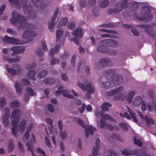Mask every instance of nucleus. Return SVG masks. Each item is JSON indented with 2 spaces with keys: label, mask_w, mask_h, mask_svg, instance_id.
<instances>
[{
  "label": "nucleus",
  "mask_w": 156,
  "mask_h": 156,
  "mask_svg": "<svg viewBox=\"0 0 156 156\" xmlns=\"http://www.w3.org/2000/svg\"><path fill=\"white\" fill-rule=\"evenodd\" d=\"M37 36L35 31L28 30L25 31L23 33V37L24 39L26 40L27 43H28L32 41V38Z\"/></svg>",
  "instance_id": "nucleus-10"
},
{
  "label": "nucleus",
  "mask_w": 156,
  "mask_h": 156,
  "mask_svg": "<svg viewBox=\"0 0 156 156\" xmlns=\"http://www.w3.org/2000/svg\"><path fill=\"white\" fill-rule=\"evenodd\" d=\"M10 106L12 108H18L20 106L19 102L17 100L13 101L10 103Z\"/></svg>",
  "instance_id": "nucleus-36"
},
{
  "label": "nucleus",
  "mask_w": 156,
  "mask_h": 156,
  "mask_svg": "<svg viewBox=\"0 0 156 156\" xmlns=\"http://www.w3.org/2000/svg\"><path fill=\"white\" fill-rule=\"evenodd\" d=\"M71 33L75 37L70 38V41H73L77 45H79V39L82 37L83 34L82 29L81 28H77L75 30L73 31Z\"/></svg>",
  "instance_id": "nucleus-8"
},
{
  "label": "nucleus",
  "mask_w": 156,
  "mask_h": 156,
  "mask_svg": "<svg viewBox=\"0 0 156 156\" xmlns=\"http://www.w3.org/2000/svg\"><path fill=\"white\" fill-rule=\"evenodd\" d=\"M119 4V3H117L115 5L114 9H110L108 10V13L109 14H112L113 13H117L121 11V9H118V5Z\"/></svg>",
  "instance_id": "nucleus-28"
},
{
  "label": "nucleus",
  "mask_w": 156,
  "mask_h": 156,
  "mask_svg": "<svg viewBox=\"0 0 156 156\" xmlns=\"http://www.w3.org/2000/svg\"><path fill=\"white\" fill-rule=\"evenodd\" d=\"M107 54L112 55H115L117 54L116 51L114 49H108V52Z\"/></svg>",
  "instance_id": "nucleus-46"
},
{
  "label": "nucleus",
  "mask_w": 156,
  "mask_h": 156,
  "mask_svg": "<svg viewBox=\"0 0 156 156\" xmlns=\"http://www.w3.org/2000/svg\"><path fill=\"white\" fill-rule=\"evenodd\" d=\"M127 0H122L121 2H118L119 3V5H118V9H121V11L123 9H125L127 8Z\"/></svg>",
  "instance_id": "nucleus-30"
},
{
  "label": "nucleus",
  "mask_w": 156,
  "mask_h": 156,
  "mask_svg": "<svg viewBox=\"0 0 156 156\" xmlns=\"http://www.w3.org/2000/svg\"><path fill=\"white\" fill-rule=\"evenodd\" d=\"M21 113V111L18 109H15L12 112L11 118L13 119L12 121V133L16 136L17 134L16 127L17 124L20 122Z\"/></svg>",
  "instance_id": "nucleus-3"
},
{
  "label": "nucleus",
  "mask_w": 156,
  "mask_h": 156,
  "mask_svg": "<svg viewBox=\"0 0 156 156\" xmlns=\"http://www.w3.org/2000/svg\"><path fill=\"white\" fill-rule=\"evenodd\" d=\"M5 43H7L13 44H21L20 41L18 39L15 38L10 37L8 36H5L3 40Z\"/></svg>",
  "instance_id": "nucleus-16"
},
{
  "label": "nucleus",
  "mask_w": 156,
  "mask_h": 156,
  "mask_svg": "<svg viewBox=\"0 0 156 156\" xmlns=\"http://www.w3.org/2000/svg\"><path fill=\"white\" fill-rule=\"evenodd\" d=\"M26 91L29 93L30 95L31 96H33L35 94V91L31 88H27Z\"/></svg>",
  "instance_id": "nucleus-48"
},
{
  "label": "nucleus",
  "mask_w": 156,
  "mask_h": 156,
  "mask_svg": "<svg viewBox=\"0 0 156 156\" xmlns=\"http://www.w3.org/2000/svg\"><path fill=\"white\" fill-rule=\"evenodd\" d=\"M123 89V87H120L115 89L109 92H107L106 93V95L107 96H112L115 94H117L114 97L115 100H124L126 98V96L124 94H120V92Z\"/></svg>",
  "instance_id": "nucleus-7"
},
{
  "label": "nucleus",
  "mask_w": 156,
  "mask_h": 156,
  "mask_svg": "<svg viewBox=\"0 0 156 156\" xmlns=\"http://www.w3.org/2000/svg\"><path fill=\"white\" fill-rule=\"evenodd\" d=\"M138 5L137 4H135L133 5V6H132V8L130 9L132 11L134 12L138 9Z\"/></svg>",
  "instance_id": "nucleus-60"
},
{
  "label": "nucleus",
  "mask_w": 156,
  "mask_h": 156,
  "mask_svg": "<svg viewBox=\"0 0 156 156\" xmlns=\"http://www.w3.org/2000/svg\"><path fill=\"white\" fill-rule=\"evenodd\" d=\"M10 50L13 51L11 55L14 56L16 55L23 52L25 50V47L23 46H14L10 48Z\"/></svg>",
  "instance_id": "nucleus-17"
},
{
  "label": "nucleus",
  "mask_w": 156,
  "mask_h": 156,
  "mask_svg": "<svg viewBox=\"0 0 156 156\" xmlns=\"http://www.w3.org/2000/svg\"><path fill=\"white\" fill-rule=\"evenodd\" d=\"M21 57L20 56H17L15 58H11L9 56L4 55L3 59L5 61H7L9 63H14L20 61Z\"/></svg>",
  "instance_id": "nucleus-18"
},
{
  "label": "nucleus",
  "mask_w": 156,
  "mask_h": 156,
  "mask_svg": "<svg viewBox=\"0 0 156 156\" xmlns=\"http://www.w3.org/2000/svg\"><path fill=\"white\" fill-rule=\"evenodd\" d=\"M48 110L51 112L53 113L54 112V106L51 104H49L48 105Z\"/></svg>",
  "instance_id": "nucleus-57"
},
{
  "label": "nucleus",
  "mask_w": 156,
  "mask_h": 156,
  "mask_svg": "<svg viewBox=\"0 0 156 156\" xmlns=\"http://www.w3.org/2000/svg\"><path fill=\"white\" fill-rule=\"evenodd\" d=\"M77 85L83 91L87 92V93L86 94L85 97L88 99L90 98V94H93L94 93V88L93 85L87 80L84 81V84L79 82Z\"/></svg>",
  "instance_id": "nucleus-4"
},
{
  "label": "nucleus",
  "mask_w": 156,
  "mask_h": 156,
  "mask_svg": "<svg viewBox=\"0 0 156 156\" xmlns=\"http://www.w3.org/2000/svg\"><path fill=\"white\" fill-rule=\"evenodd\" d=\"M2 119L4 126L7 127L9 124V116H8L6 114H4L2 117Z\"/></svg>",
  "instance_id": "nucleus-31"
},
{
  "label": "nucleus",
  "mask_w": 156,
  "mask_h": 156,
  "mask_svg": "<svg viewBox=\"0 0 156 156\" xmlns=\"http://www.w3.org/2000/svg\"><path fill=\"white\" fill-rule=\"evenodd\" d=\"M127 109L128 112L129 113L131 116H130L126 112H125L124 114H120V115L123 118H126L128 119L132 118L133 121L137 123L138 122V120L137 118L135 116L134 113L129 108H128Z\"/></svg>",
  "instance_id": "nucleus-14"
},
{
  "label": "nucleus",
  "mask_w": 156,
  "mask_h": 156,
  "mask_svg": "<svg viewBox=\"0 0 156 156\" xmlns=\"http://www.w3.org/2000/svg\"><path fill=\"white\" fill-rule=\"evenodd\" d=\"M100 148V140L98 139L96 140L95 147H94L92 151V156H98L97 151Z\"/></svg>",
  "instance_id": "nucleus-23"
},
{
  "label": "nucleus",
  "mask_w": 156,
  "mask_h": 156,
  "mask_svg": "<svg viewBox=\"0 0 156 156\" xmlns=\"http://www.w3.org/2000/svg\"><path fill=\"white\" fill-rule=\"evenodd\" d=\"M62 79L64 81H67L68 79V77L66 73H64L62 74L61 76Z\"/></svg>",
  "instance_id": "nucleus-64"
},
{
  "label": "nucleus",
  "mask_w": 156,
  "mask_h": 156,
  "mask_svg": "<svg viewBox=\"0 0 156 156\" xmlns=\"http://www.w3.org/2000/svg\"><path fill=\"white\" fill-rule=\"evenodd\" d=\"M12 16L11 18L10 21L13 24L16 23H19L20 25L18 27V30L22 29H32L34 28V26L27 22V19L20 14L18 13L16 11H14L12 13Z\"/></svg>",
  "instance_id": "nucleus-2"
},
{
  "label": "nucleus",
  "mask_w": 156,
  "mask_h": 156,
  "mask_svg": "<svg viewBox=\"0 0 156 156\" xmlns=\"http://www.w3.org/2000/svg\"><path fill=\"white\" fill-rule=\"evenodd\" d=\"M5 68L7 71L12 75L15 76L16 74L17 71L12 68H9V66L8 65L5 66Z\"/></svg>",
  "instance_id": "nucleus-34"
},
{
  "label": "nucleus",
  "mask_w": 156,
  "mask_h": 156,
  "mask_svg": "<svg viewBox=\"0 0 156 156\" xmlns=\"http://www.w3.org/2000/svg\"><path fill=\"white\" fill-rule=\"evenodd\" d=\"M109 2L108 0H104L101 2L100 4V6L102 8L107 7L109 4Z\"/></svg>",
  "instance_id": "nucleus-39"
},
{
  "label": "nucleus",
  "mask_w": 156,
  "mask_h": 156,
  "mask_svg": "<svg viewBox=\"0 0 156 156\" xmlns=\"http://www.w3.org/2000/svg\"><path fill=\"white\" fill-rule=\"evenodd\" d=\"M127 124V123L126 122H121L119 123V125L120 127L122 129V130L126 131H127L128 130Z\"/></svg>",
  "instance_id": "nucleus-37"
},
{
  "label": "nucleus",
  "mask_w": 156,
  "mask_h": 156,
  "mask_svg": "<svg viewBox=\"0 0 156 156\" xmlns=\"http://www.w3.org/2000/svg\"><path fill=\"white\" fill-rule=\"evenodd\" d=\"M122 154L124 155H129L130 154L135 155L136 156H151V155L144 151L143 149H136L131 150L125 149L121 151Z\"/></svg>",
  "instance_id": "nucleus-6"
},
{
  "label": "nucleus",
  "mask_w": 156,
  "mask_h": 156,
  "mask_svg": "<svg viewBox=\"0 0 156 156\" xmlns=\"http://www.w3.org/2000/svg\"><path fill=\"white\" fill-rule=\"evenodd\" d=\"M135 94L134 91H130L129 92L127 95V100L129 102H131L133 97L134 96Z\"/></svg>",
  "instance_id": "nucleus-40"
},
{
  "label": "nucleus",
  "mask_w": 156,
  "mask_h": 156,
  "mask_svg": "<svg viewBox=\"0 0 156 156\" xmlns=\"http://www.w3.org/2000/svg\"><path fill=\"white\" fill-rule=\"evenodd\" d=\"M15 87L18 93L20 94L22 93V86L20 83L17 82H15Z\"/></svg>",
  "instance_id": "nucleus-35"
},
{
  "label": "nucleus",
  "mask_w": 156,
  "mask_h": 156,
  "mask_svg": "<svg viewBox=\"0 0 156 156\" xmlns=\"http://www.w3.org/2000/svg\"><path fill=\"white\" fill-rule=\"evenodd\" d=\"M63 31L61 29L58 30L56 32V41L58 42L60 41L61 37L63 34Z\"/></svg>",
  "instance_id": "nucleus-38"
},
{
  "label": "nucleus",
  "mask_w": 156,
  "mask_h": 156,
  "mask_svg": "<svg viewBox=\"0 0 156 156\" xmlns=\"http://www.w3.org/2000/svg\"><path fill=\"white\" fill-rule=\"evenodd\" d=\"M138 27L145 30L146 32L153 39L156 40V34L152 32V27L149 25L140 24Z\"/></svg>",
  "instance_id": "nucleus-13"
},
{
  "label": "nucleus",
  "mask_w": 156,
  "mask_h": 156,
  "mask_svg": "<svg viewBox=\"0 0 156 156\" xmlns=\"http://www.w3.org/2000/svg\"><path fill=\"white\" fill-rule=\"evenodd\" d=\"M43 82L46 85H51L54 83L55 82V80L52 78L47 77L44 80Z\"/></svg>",
  "instance_id": "nucleus-33"
},
{
  "label": "nucleus",
  "mask_w": 156,
  "mask_h": 156,
  "mask_svg": "<svg viewBox=\"0 0 156 156\" xmlns=\"http://www.w3.org/2000/svg\"><path fill=\"white\" fill-rule=\"evenodd\" d=\"M105 43L106 46H109L112 47H115L118 46V43L115 41L111 39L105 40H104L101 43Z\"/></svg>",
  "instance_id": "nucleus-22"
},
{
  "label": "nucleus",
  "mask_w": 156,
  "mask_h": 156,
  "mask_svg": "<svg viewBox=\"0 0 156 156\" xmlns=\"http://www.w3.org/2000/svg\"><path fill=\"white\" fill-rule=\"evenodd\" d=\"M58 12V8H57L51 19V21L49 22L48 23V27L51 32L53 31V29L54 25V21L57 17V15Z\"/></svg>",
  "instance_id": "nucleus-20"
},
{
  "label": "nucleus",
  "mask_w": 156,
  "mask_h": 156,
  "mask_svg": "<svg viewBox=\"0 0 156 156\" xmlns=\"http://www.w3.org/2000/svg\"><path fill=\"white\" fill-rule=\"evenodd\" d=\"M21 81L24 86H29L30 85V82L28 80L26 79L23 78L22 79Z\"/></svg>",
  "instance_id": "nucleus-47"
},
{
  "label": "nucleus",
  "mask_w": 156,
  "mask_h": 156,
  "mask_svg": "<svg viewBox=\"0 0 156 156\" xmlns=\"http://www.w3.org/2000/svg\"><path fill=\"white\" fill-rule=\"evenodd\" d=\"M26 4H24V5L23 6V10L24 12L25 13H27L29 14L30 16V19H34L36 18L37 16L36 13L35 11H33V10L31 9L30 10H29L27 8H26L27 7V5ZM32 9V8H31Z\"/></svg>",
  "instance_id": "nucleus-19"
},
{
  "label": "nucleus",
  "mask_w": 156,
  "mask_h": 156,
  "mask_svg": "<svg viewBox=\"0 0 156 156\" xmlns=\"http://www.w3.org/2000/svg\"><path fill=\"white\" fill-rule=\"evenodd\" d=\"M6 5L4 4L2 5L0 7V15L2 14L3 12L5 9Z\"/></svg>",
  "instance_id": "nucleus-61"
},
{
  "label": "nucleus",
  "mask_w": 156,
  "mask_h": 156,
  "mask_svg": "<svg viewBox=\"0 0 156 156\" xmlns=\"http://www.w3.org/2000/svg\"><path fill=\"white\" fill-rule=\"evenodd\" d=\"M109 154L108 156H115L116 155V152L113 150H109L108 151Z\"/></svg>",
  "instance_id": "nucleus-55"
},
{
  "label": "nucleus",
  "mask_w": 156,
  "mask_h": 156,
  "mask_svg": "<svg viewBox=\"0 0 156 156\" xmlns=\"http://www.w3.org/2000/svg\"><path fill=\"white\" fill-rule=\"evenodd\" d=\"M73 120L76 121L77 123L80 126L85 129L86 137L88 138L89 135L90 133L91 135H92L96 130L95 128H94L91 126L86 125L83 120L80 118H75Z\"/></svg>",
  "instance_id": "nucleus-5"
},
{
  "label": "nucleus",
  "mask_w": 156,
  "mask_h": 156,
  "mask_svg": "<svg viewBox=\"0 0 156 156\" xmlns=\"http://www.w3.org/2000/svg\"><path fill=\"white\" fill-rule=\"evenodd\" d=\"M85 63L83 61H81L80 62L78 63V65L77 67V69L78 72L80 71V68L83 67V65H85Z\"/></svg>",
  "instance_id": "nucleus-53"
},
{
  "label": "nucleus",
  "mask_w": 156,
  "mask_h": 156,
  "mask_svg": "<svg viewBox=\"0 0 156 156\" xmlns=\"http://www.w3.org/2000/svg\"><path fill=\"white\" fill-rule=\"evenodd\" d=\"M107 129H108L110 131L113 130V129H115L116 130H119V128L117 126H112L111 125L107 124L106 127Z\"/></svg>",
  "instance_id": "nucleus-45"
},
{
  "label": "nucleus",
  "mask_w": 156,
  "mask_h": 156,
  "mask_svg": "<svg viewBox=\"0 0 156 156\" xmlns=\"http://www.w3.org/2000/svg\"><path fill=\"white\" fill-rule=\"evenodd\" d=\"M26 124V121L25 120L23 119L22 120L19 125L17 124L16 127V130H17V128L18 127L19 130L23 132L25 129Z\"/></svg>",
  "instance_id": "nucleus-25"
},
{
  "label": "nucleus",
  "mask_w": 156,
  "mask_h": 156,
  "mask_svg": "<svg viewBox=\"0 0 156 156\" xmlns=\"http://www.w3.org/2000/svg\"><path fill=\"white\" fill-rule=\"evenodd\" d=\"M37 151L38 153L41 154L43 156H46V153H45L44 151L41 148L39 147L37 148Z\"/></svg>",
  "instance_id": "nucleus-59"
},
{
  "label": "nucleus",
  "mask_w": 156,
  "mask_h": 156,
  "mask_svg": "<svg viewBox=\"0 0 156 156\" xmlns=\"http://www.w3.org/2000/svg\"><path fill=\"white\" fill-rule=\"evenodd\" d=\"M112 63L110 59L106 58H104L100 59L99 64L101 66L105 67L109 65H111Z\"/></svg>",
  "instance_id": "nucleus-21"
},
{
  "label": "nucleus",
  "mask_w": 156,
  "mask_h": 156,
  "mask_svg": "<svg viewBox=\"0 0 156 156\" xmlns=\"http://www.w3.org/2000/svg\"><path fill=\"white\" fill-rule=\"evenodd\" d=\"M6 100L4 97H2L0 99V105L2 107H4L6 105Z\"/></svg>",
  "instance_id": "nucleus-44"
},
{
  "label": "nucleus",
  "mask_w": 156,
  "mask_h": 156,
  "mask_svg": "<svg viewBox=\"0 0 156 156\" xmlns=\"http://www.w3.org/2000/svg\"><path fill=\"white\" fill-rule=\"evenodd\" d=\"M134 143L135 144L141 147L142 146V143L140 140H137L134 138L133 139Z\"/></svg>",
  "instance_id": "nucleus-51"
},
{
  "label": "nucleus",
  "mask_w": 156,
  "mask_h": 156,
  "mask_svg": "<svg viewBox=\"0 0 156 156\" xmlns=\"http://www.w3.org/2000/svg\"><path fill=\"white\" fill-rule=\"evenodd\" d=\"M144 119L146 123L149 124H154V122L153 120L151 118L148 117L147 116H144Z\"/></svg>",
  "instance_id": "nucleus-42"
},
{
  "label": "nucleus",
  "mask_w": 156,
  "mask_h": 156,
  "mask_svg": "<svg viewBox=\"0 0 156 156\" xmlns=\"http://www.w3.org/2000/svg\"><path fill=\"white\" fill-rule=\"evenodd\" d=\"M37 53L39 58H41L44 55V54L42 51L41 48L38 49L37 51Z\"/></svg>",
  "instance_id": "nucleus-56"
},
{
  "label": "nucleus",
  "mask_w": 156,
  "mask_h": 156,
  "mask_svg": "<svg viewBox=\"0 0 156 156\" xmlns=\"http://www.w3.org/2000/svg\"><path fill=\"white\" fill-rule=\"evenodd\" d=\"M58 128L61 131L60 135L61 138L63 140L66 139V133L65 131L62 132V122L61 120H59L58 122Z\"/></svg>",
  "instance_id": "nucleus-24"
},
{
  "label": "nucleus",
  "mask_w": 156,
  "mask_h": 156,
  "mask_svg": "<svg viewBox=\"0 0 156 156\" xmlns=\"http://www.w3.org/2000/svg\"><path fill=\"white\" fill-rule=\"evenodd\" d=\"M75 23L73 22H69L68 25V27L69 29L73 30L75 28Z\"/></svg>",
  "instance_id": "nucleus-49"
},
{
  "label": "nucleus",
  "mask_w": 156,
  "mask_h": 156,
  "mask_svg": "<svg viewBox=\"0 0 156 156\" xmlns=\"http://www.w3.org/2000/svg\"><path fill=\"white\" fill-rule=\"evenodd\" d=\"M60 47L59 45H56L54 48H52L50 51L49 55L52 57V59L51 60V64L52 66L54 65L55 63H58L59 62L58 59H55L54 57V54L58 52Z\"/></svg>",
  "instance_id": "nucleus-11"
},
{
  "label": "nucleus",
  "mask_w": 156,
  "mask_h": 156,
  "mask_svg": "<svg viewBox=\"0 0 156 156\" xmlns=\"http://www.w3.org/2000/svg\"><path fill=\"white\" fill-rule=\"evenodd\" d=\"M36 64L34 62H32L30 64H28L26 66V69L29 70L28 73L27 74V77L29 79H31L33 81L36 80L35 76L36 74L35 71L34 70H31V69L36 67Z\"/></svg>",
  "instance_id": "nucleus-9"
},
{
  "label": "nucleus",
  "mask_w": 156,
  "mask_h": 156,
  "mask_svg": "<svg viewBox=\"0 0 156 156\" xmlns=\"http://www.w3.org/2000/svg\"><path fill=\"white\" fill-rule=\"evenodd\" d=\"M116 69H110L105 71V74L108 76H111V81L108 80V77L103 76L101 78V80L104 88L108 89L113 86L119 85L123 80V78L121 75L115 73Z\"/></svg>",
  "instance_id": "nucleus-1"
},
{
  "label": "nucleus",
  "mask_w": 156,
  "mask_h": 156,
  "mask_svg": "<svg viewBox=\"0 0 156 156\" xmlns=\"http://www.w3.org/2000/svg\"><path fill=\"white\" fill-rule=\"evenodd\" d=\"M63 88L64 87L62 86L59 87L58 88V90L55 92V94L58 95L60 94H62L63 95L66 97L70 98H74L73 96L69 94V92L68 90H63Z\"/></svg>",
  "instance_id": "nucleus-15"
},
{
  "label": "nucleus",
  "mask_w": 156,
  "mask_h": 156,
  "mask_svg": "<svg viewBox=\"0 0 156 156\" xmlns=\"http://www.w3.org/2000/svg\"><path fill=\"white\" fill-rule=\"evenodd\" d=\"M45 140L46 144L47 145V146L48 147H51V143L50 141L49 140L48 138L47 137H46L45 138Z\"/></svg>",
  "instance_id": "nucleus-62"
},
{
  "label": "nucleus",
  "mask_w": 156,
  "mask_h": 156,
  "mask_svg": "<svg viewBox=\"0 0 156 156\" xmlns=\"http://www.w3.org/2000/svg\"><path fill=\"white\" fill-rule=\"evenodd\" d=\"M100 128L106 127L107 124L105 123V122L103 120L101 119L100 121Z\"/></svg>",
  "instance_id": "nucleus-54"
},
{
  "label": "nucleus",
  "mask_w": 156,
  "mask_h": 156,
  "mask_svg": "<svg viewBox=\"0 0 156 156\" xmlns=\"http://www.w3.org/2000/svg\"><path fill=\"white\" fill-rule=\"evenodd\" d=\"M69 56V54L66 52H65L61 56V57L62 58L65 59L67 58Z\"/></svg>",
  "instance_id": "nucleus-63"
},
{
  "label": "nucleus",
  "mask_w": 156,
  "mask_h": 156,
  "mask_svg": "<svg viewBox=\"0 0 156 156\" xmlns=\"http://www.w3.org/2000/svg\"><path fill=\"white\" fill-rule=\"evenodd\" d=\"M14 145L12 143V139H10L8 143V149L9 151L10 152L12 151L13 149Z\"/></svg>",
  "instance_id": "nucleus-41"
},
{
  "label": "nucleus",
  "mask_w": 156,
  "mask_h": 156,
  "mask_svg": "<svg viewBox=\"0 0 156 156\" xmlns=\"http://www.w3.org/2000/svg\"><path fill=\"white\" fill-rule=\"evenodd\" d=\"M41 44L43 50L44 51H47L48 50V49L47 48L46 44L45 41H41Z\"/></svg>",
  "instance_id": "nucleus-58"
},
{
  "label": "nucleus",
  "mask_w": 156,
  "mask_h": 156,
  "mask_svg": "<svg viewBox=\"0 0 156 156\" xmlns=\"http://www.w3.org/2000/svg\"><path fill=\"white\" fill-rule=\"evenodd\" d=\"M47 71L46 70H44L38 74V77L40 78L44 77L47 75Z\"/></svg>",
  "instance_id": "nucleus-43"
},
{
  "label": "nucleus",
  "mask_w": 156,
  "mask_h": 156,
  "mask_svg": "<svg viewBox=\"0 0 156 156\" xmlns=\"http://www.w3.org/2000/svg\"><path fill=\"white\" fill-rule=\"evenodd\" d=\"M101 118L103 119L110 120L112 119L111 117L108 115L104 114L103 113L102 115H101Z\"/></svg>",
  "instance_id": "nucleus-50"
},
{
  "label": "nucleus",
  "mask_w": 156,
  "mask_h": 156,
  "mask_svg": "<svg viewBox=\"0 0 156 156\" xmlns=\"http://www.w3.org/2000/svg\"><path fill=\"white\" fill-rule=\"evenodd\" d=\"M142 9L145 11L146 15H149V16L148 17H144L139 18H138L139 20L144 22H149L151 21L153 18V16L152 15H150L151 13V10L149 8L146 6H143L142 7Z\"/></svg>",
  "instance_id": "nucleus-12"
},
{
  "label": "nucleus",
  "mask_w": 156,
  "mask_h": 156,
  "mask_svg": "<svg viewBox=\"0 0 156 156\" xmlns=\"http://www.w3.org/2000/svg\"><path fill=\"white\" fill-rule=\"evenodd\" d=\"M143 101L142 99L140 97L137 96L133 100V103L134 105L139 106L141 105Z\"/></svg>",
  "instance_id": "nucleus-27"
},
{
  "label": "nucleus",
  "mask_w": 156,
  "mask_h": 156,
  "mask_svg": "<svg viewBox=\"0 0 156 156\" xmlns=\"http://www.w3.org/2000/svg\"><path fill=\"white\" fill-rule=\"evenodd\" d=\"M76 58V55L75 54H73L72 57L71 63L74 67L75 65V60Z\"/></svg>",
  "instance_id": "nucleus-52"
},
{
  "label": "nucleus",
  "mask_w": 156,
  "mask_h": 156,
  "mask_svg": "<svg viewBox=\"0 0 156 156\" xmlns=\"http://www.w3.org/2000/svg\"><path fill=\"white\" fill-rule=\"evenodd\" d=\"M112 106L111 104L108 102H104L101 106V109L103 111H107L109 110V108Z\"/></svg>",
  "instance_id": "nucleus-32"
},
{
  "label": "nucleus",
  "mask_w": 156,
  "mask_h": 156,
  "mask_svg": "<svg viewBox=\"0 0 156 156\" xmlns=\"http://www.w3.org/2000/svg\"><path fill=\"white\" fill-rule=\"evenodd\" d=\"M103 41L101 42L102 45L99 46L97 47V50L101 52H105L107 53V52H108V49H107L105 47L106 46L105 45V43H103L102 44L101 43Z\"/></svg>",
  "instance_id": "nucleus-26"
},
{
  "label": "nucleus",
  "mask_w": 156,
  "mask_h": 156,
  "mask_svg": "<svg viewBox=\"0 0 156 156\" xmlns=\"http://www.w3.org/2000/svg\"><path fill=\"white\" fill-rule=\"evenodd\" d=\"M32 1L33 4L36 7H40V8H42L45 5L42 0H32Z\"/></svg>",
  "instance_id": "nucleus-29"
}]
</instances>
